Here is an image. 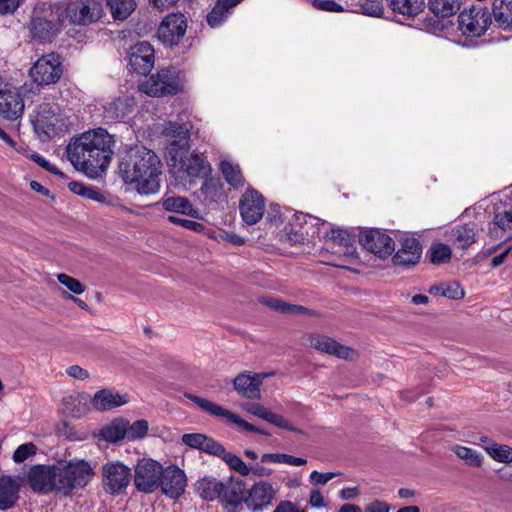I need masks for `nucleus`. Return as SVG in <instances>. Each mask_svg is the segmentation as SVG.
I'll use <instances>...</instances> for the list:
<instances>
[{
  "mask_svg": "<svg viewBox=\"0 0 512 512\" xmlns=\"http://www.w3.org/2000/svg\"><path fill=\"white\" fill-rule=\"evenodd\" d=\"M452 451L469 466L480 467L483 463V456L472 448L455 445Z\"/></svg>",
  "mask_w": 512,
  "mask_h": 512,
  "instance_id": "79ce46f5",
  "label": "nucleus"
},
{
  "mask_svg": "<svg viewBox=\"0 0 512 512\" xmlns=\"http://www.w3.org/2000/svg\"><path fill=\"white\" fill-rule=\"evenodd\" d=\"M314 8L327 12H343L344 8L335 0H312Z\"/></svg>",
  "mask_w": 512,
  "mask_h": 512,
  "instance_id": "bf43d9fd",
  "label": "nucleus"
},
{
  "mask_svg": "<svg viewBox=\"0 0 512 512\" xmlns=\"http://www.w3.org/2000/svg\"><path fill=\"white\" fill-rule=\"evenodd\" d=\"M164 133L170 138L166 148L169 170L178 184L192 186L211 175L210 163L190 152V133L185 125L170 121L165 125Z\"/></svg>",
  "mask_w": 512,
  "mask_h": 512,
  "instance_id": "f257e3e1",
  "label": "nucleus"
},
{
  "mask_svg": "<svg viewBox=\"0 0 512 512\" xmlns=\"http://www.w3.org/2000/svg\"><path fill=\"white\" fill-rule=\"evenodd\" d=\"M64 5V20L68 18L76 25H89L98 21L103 15V5L100 0H70Z\"/></svg>",
  "mask_w": 512,
  "mask_h": 512,
  "instance_id": "0eeeda50",
  "label": "nucleus"
},
{
  "mask_svg": "<svg viewBox=\"0 0 512 512\" xmlns=\"http://www.w3.org/2000/svg\"><path fill=\"white\" fill-rule=\"evenodd\" d=\"M247 489L242 480L230 479L226 483V503L233 506L245 503Z\"/></svg>",
  "mask_w": 512,
  "mask_h": 512,
  "instance_id": "e433bc0d",
  "label": "nucleus"
},
{
  "mask_svg": "<svg viewBox=\"0 0 512 512\" xmlns=\"http://www.w3.org/2000/svg\"><path fill=\"white\" fill-rule=\"evenodd\" d=\"M266 377H268L267 373L251 371L240 373L233 380L234 388L239 395L248 399L258 400L261 398L260 386Z\"/></svg>",
  "mask_w": 512,
  "mask_h": 512,
  "instance_id": "aec40b11",
  "label": "nucleus"
},
{
  "mask_svg": "<svg viewBox=\"0 0 512 512\" xmlns=\"http://www.w3.org/2000/svg\"><path fill=\"white\" fill-rule=\"evenodd\" d=\"M491 23L492 18L489 9L481 5L466 7L458 15L459 29L468 37L482 36Z\"/></svg>",
  "mask_w": 512,
  "mask_h": 512,
  "instance_id": "423d86ee",
  "label": "nucleus"
},
{
  "mask_svg": "<svg viewBox=\"0 0 512 512\" xmlns=\"http://www.w3.org/2000/svg\"><path fill=\"white\" fill-rule=\"evenodd\" d=\"M186 484L187 479L183 470L175 465L163 468L160 487L167 497L171 499L179 498L184 493Z\"/></svg>",
  "mask_w": 512,
  "mask_h": 512,
  "instance_id": "6ab92c4d",
  "label": "nucleus"
},
{
  "mask_svg": "<svg viewBox=\"0 0 512 512\" xmlns=\"http://www.w3.org/2000/svg\"><path fill=\"white\" fill-rule=\"evenodd\" d=\"M511 229L512 207L510 210L498 212L494 215L492 222L488 226V234L493 239H510L511 236L506 235V232Z\"/></svg>",
  "mask_w": 512,
  "mask_h": 512,
  "instance_id": "c756f323",
  "label": "nucleus"
},
{
  "mask_svg": "<svg viewBox=\"0 0 512 512\" xmlns=\"http://www.w3.org/2000/svg\"><path fill=\"white\" fill-rule=\"evenodd\" d=\"M430 261L433 264L440 265L450 261L452 252L449 245L444 243H436L429 249Z\"/></svg>",
  "mask_w": 512,
  "mask_h": 512,
  "instance_id": "de8ad7c7",
  "label": "nucleus"
},
{
  "mask_svg": "<svg viewBox=\"0 0 512 512\" xmlns=\"http://www.w3.org/2000/svg\"><path fill=\"white\" fill-rule=\"evenodd\" d=\"M422 247L416 238H405L392 258L394 265L409 267L416 265L421 257Z\"/></svg>",
  "mask_w": 512,
  "mask_h": 512,
  "instance_id": "4be33fe9",
  "label": "nucleus"
},
{
  "mask_svg": "<svg viewBox=\"0 0 512 512\" xmlns=\"http://www.w3.org/2000/svg\"><path fill=\"white\" fill-rule=\"evenodd\" d=\"M352 11L371 17H379L383 13V4L381 0H359Z\"/></svg>",
  "mask_w": 512,
  "mask_h": 512,
  "instance_id": "c03bdc74",
  "label": "nucleus"
},
{
  "mask_svg": "<svg viewBox=\"0 0 512 512\" xmlns=\"http://www.w3.org/2000/svg\"><path fill=\"white\" fill-rule=\"evenodd\" d=\"M325 237L337 242L340 245L345 246L347 249L345 253L352 255L355 252V249L351 244L352 240L345 230L340 228H332L329 232L326 233Z\"/></svg>",
  "mask_w": 512,
  "mask_h": 512,
  "instance_id": "3c124183",
  "label": "nucleus"
},
{
  "mask_svg": "<svg viewBox=\"0 0 512 512\" xmlns=\"http://www.w3.org/2000/svg\"><path fill=\"white\" fill-rule=\"evenodd\" d=\"M226 464L241 476H247L251 473V468L237 455L226 453Z\"/></svg>",
  "mask_w": 512,
  "mask_h": 512,
  "instance_id": "5fc2aeb1",
  "label": "nucleus"
},
{
  "mask_svg": "<svg viewBox=\"0 0 512 512\" xmlns=\"http://www.w3.org/2000/svg\"><path fill=\"white\" fill-rule=\"evenodd\" d=\"M57 279L60 284L76 295H80L85 291V286L78 279L72 276L61 273L57 275Z\"/></svg>",
  "mask_w": 512,
  "mask_h": 512,
  "instance_id": "864d4df0",
  "label": "nucleus"
},
{
  "mask_svg": "<svg viewBox=\"0 0 512 512\" xmlns=\"http://www.w3.org/2000/svg\"><path fill=\"white\" fill-rule=\"evenodd\" d=\"M206 20L211 28L220 27L224 20V0H217L215 6L207 14Z\"/></svg>",
  "mask_w": 512,
  "mask_h": 512,
  "instance_id": "603ef678",
  "label": "nucleus"
},
{
  "mask_svg": "<svg viewBox=\"0 0 512 512\" xmlns=\"http://www.w3.org/2000/svg\"><path fill=\"white\" fill-rule=\"evenodd\" d=\"M492 13L500 28L512 29V0H493Z\"/></svg>",
  "mask_w": 512,
  "mask_h": 512,
  "instance_id": "72a5a7b5",
  "label": "nucleus"
},
{
  "mask_svg": "<svg viewBox=\"0 0 512 512\" xmlns=\"http://www.w3.org/2000/svg\"><path fill=\"white\" fill-rule=\"evenodd\" d=\"M239 210L246 224H256L265 211L264 197L255 189H247L240 200Z\"/></svg>",
  "mask_w": 512,
  "mask_h": 512,
  "instance_id": "dca6fc26",
  "label": "nucleus"
},
{
  "mask_svg": "<svg viewBox=\"0 0 512 512\" xmlns=\"http://www.w3.org/2000/svg\"><path fill=\"white\" fill-rule=\"evenodd\" d=\"M91 399L86 393L70 395L63 400L64 410L70 416L80 418L90 410Z\"/></svg>",
  "mask_w": 512,
  "mask_h": 512,
  "instance_id": "7c9ffc66",
  "label": "nucleus"
},
{
  "mask_svg": "<svg viewBox=\"0 0 512 512\" xmlns=\"http://www.w3.org/2000/svg\"><path fill=\"white\" fill-rule=\"evenodd\" d=\"M341 475L340 472H327L322 473L318 471H312L310 474V481L314 484L325 485L327 482L335 478L336 476Z\"/></svg>",
  "mask_w": 512,
  "mask_h": 512,
  "instance_id": "e2e57ef3",
  "label": "nucleus"
},
{
  "mask_svg": "<svg viewBox=\"0 0 512 512\" xmlns=\"http://www.w3.org/2000/svg\"><path fill=\"white\" fill-rule=\"evenodd\" d=\"M167 220L173 224L180 225L188 230L194 231V232H203L205 227L202 223L189 220V219H183L176 216H168Z\"/></svg>",
  "mask_w": 512,
  "mask_h": 512,
  "instance_id": "4d7b16f0",
  "label": "nucleus"
},
{
  "mask_svg": "<svg viewBox=\"0 0 512 512\" xmlns=\"http://www.w3.org/2000/svg\"><path fill=\"white\" fill-rule=\"evenodd\" d=\"M442 296L449 299L459 300L465 296V291L458 282H449L444 284Z\"/></svg>",
  "mask_w": 512,
  "mask_h": 512,
  "instance_id": "13d9d810",
  "label": "nucleus"
},
{
  "mask_svg": "<svg viewBox=\"0 0 512 512\" xmlns=\"http://www.w3.org/2000/svg\"><path fill=\"white\" fill-rule=\"evenodd\" d=\"M273 512H304L298 505L291 501H281Z\"/></svg>",
  "mask_w": 512,
  "mask_h": 512,
  "instance_id": "69168bd1",
  "label": "nucleus"
},
{
  "mask_svg": "<svg viewBox=\"0 0 512 512\" xmlns=\"http://www.w3.org/2000/svg\"><path fill=\"white\" fill-rule=\"evenodd\" d=\"M31 159L36 162L40 167L46 169L54 175L59 176L60 178H66L65 174L61 172L55 165L51 164L47 159H45L42 155L38 153H33L31 155Z\"/></svg>",
  "mask_w": 512,
  "mask_h": 512,
  "instance_id": "680f3d73",
  "label": "nucleus"
},
{
  "mask_svg": "<svg viewBox=\"0 0 512 512\" xmlns=\"http://www.w3.org/2000/svg\"><path fill=\"white\" fill-rule=\"evenodd\" d=\"M57 465H35L28 472L31 489L38 493L58 492Z\"/></svg>",
  "mask_w": 512,
  "mask_h": 512,
  "instance_id": "4468645a",
  "label": "nucleus"
},
{
  "mask_svg": "<svg viewBox=\"0 0 512 512\" xmlns=\"http://www.w3.org/2000/svg\"><path fill=\"white\" fill-rule=\"evenodd\" d=\"M226 420L235 424L240 430L252 432L253 430H257V427L248 421L242 419L235 413L226 410Z\"/></svg>",
  "mask_w": 512,
  "mask_h": 512,
  "instance_id": "052dcab7",
  "label": "nucleus"
},
{
  "mask_svg": "<svg viewBox=\"0 0 512 512\" xmlns=\"http://www.w3.org/2000/svg\"><path fill=\"white\" fill-rule=\"evenodd\" d=\"M226 183L235 188L242 187L244 185L245 178L238 164L226 161Z\"/></svg>",
  "mask_w": 512,
  "mask_h": 512,
  "instance_id": "8fccbe9b",
  "label": "nucleus"
},
{
  "mask_svg": "<svg viewBox=\"0 0 512 512\" xmlns=\"http://www.w3.org/2000/svg\"><path fill=\"white\" fill-rule=\"evenodd\" d=\"M126 420L116 419L100 431V437L110 443L126 440Z\"/></svg>",
  "mask_w": 512,
  "mask_h": 512,
  "instance_id": "c9c22d12",
  "label": "nucleus"
},
{
  "mask_svg": "<svg viewBox=\"0 0 512 512\" xmlns=\"http://www.w3.org/2000/svg\"><path fill=\"white\" fill-rule=\"evenodd\" d=\"M58 493L67 496L74 489L85 487L94 475L93 468L85 460H71L57 465Z\"/></svg>",
  "mask_w": 512,
  "mask_h": 512,
  "instance_id": "39448f33",
  "label": "nucleus"
},
{
  "mask_svg": "<svg viewBox=\"0 0 512 512\" xmlns=\"http://www.w3.org/2000/svg\"><path fill=\"white\" fill-rule=\"evenodd\" d=\"M195 486L197 493L202 499L207 501L218 499L221 503L224 502V483L214 477L205 476L199 479Z\"/></svg>",
  "mask_w": 512,
  "mask_h": 512,
  "instance_id": "cd10ccee",
  "label": "nucleus"
},
{
  "mask_svg": "<svg viewBox=\"0 0 512 512\" xmlns=\"http://www.w3.org/2000/svg\"><path fill=\"white\" fill-rule=\"evenodd\" d=\"M134 98L129 96L119 97L107 102L103 106V116L107 122L124 120L134 110Z\"/></svg>",
  "mask_w": 512,
  "mask_h": 512,
  "instance_id": "b1692460",
  "label": "nucleus"
},
{
  "mask_svg": "<svg viewBox=\"0 0 512 512\" xmlns=\"http://www.w3.org/2000/svg\"><path fill=\"white\" fill-rule=\"evenodd\" d=\"M145 93L155 97L175 95L181 90L179 72L174 67L162 68L144 83Z\"/></svg>",
  "mask_w": 512,
  "mask_h": 512,
  "instance_id": "6e6552de",
  "label": "nucleus"
},
{
  "mask_svg": "<svg viewBox=\"0 0 512 512\" xmlns=\"http://www.w3.org/2000/svg\"><path fill=\"white\" fill-rule=\"evenodd\" d=\"M309 503L312 507L315 508H322L326 505L324 497L320 490L318 489H314L311 491Z\"/></svg>",
  "mask_w": 512,
  "mask_h": 512,
  "instance_id": "338daca9",
  "label": "nucleus"
},
{
  "mask_svg": "<svg viewBox=\"0 0 512 512\" xmlns=\"http://www.w3.org/2000/svg\"><path fill=\"white\" fill-rule=\"evenodd\" d=\"M262 302L270 308L282 313L305 314L308 312V309L304 306L289 304L277 298H264Z\"/></svg>",
  "mask_w": 512,
  "mask_h": 512,
  "instance_id": "37998d69",
  "label": "nucleus"
},
{
  "mask_svg": "<svg viewBox=\"0 0 512 512\" xmlns=\"http://www.w3.org/2000/svg\"><path fill=\"white\" fill-rule=\"evenodd\" d=\"M155 63V51L147 41L136 43L130 48L129 65L139 75H147L151 72Z\"/></svg>",
  "mask_w": 512,
  "mask_h": 512,
  "instance_id": "f3484780",
  "label": "nucleus"
},
{
  "mask_svg": "<svg viewBox=\"0 0 512 512\" xmlns=\"http://www.w3.org/2000/svg\"><path fill=\"white\" fill-rule=\"evenodd\" d=\"M200 190L206 204L219 203L224 196L223 185L219 178L207 176L203 179Z\"/></svg>",
  "mask_w": 512,
  "mask_h": 512,
  "instance_id": "473e14b6",
  "label": "nucleus"
},
{
  "mask_svg": "<svg viewBox=\"0 0 512 512\" xmlns=\"http://www.w3.org/2000/svg\"><path fill=\"white\" fill-rule=\"evenodd\" d=\"M24 102L18 88L0 78V115L14 121L22 116Z\"/></svg>",
  "mask_w": 512,
  "mask_h": 512,
  "instance_id": "f8f14e48",
  "label": "nucleus"
},
{
  "mask_svg": "<svg viewBox=\"0 0 512 512\" xmlns=\"http://www.w3.org/2000/svg\"><path fill=\"white\" fill-rule=\"evenodd\" d=\"M20 482L12 476L0 477V510L13 508L20 498Z\"/></svg>",
  "mask_w": 512,
  "mask_h": 512,
  "instance_id": "a878e982",
  "label": "nucleus"
},
{
  "mask_svg": "<svg viewBox=\"0 0 512 512\" xmlns=\"http://www.w3.org/2000/svg\"><path fill=\"white\" fill-rule=\"evenodd\" d=\"M115 139L103 128L82 133L71 139L66 148L73 167L91 179H97L108 168L114 154Z\"/></svg>",
  "mask_w": 512,
  "mask_h": 512,
  "instance_id": "f03ea898",
  "label": "nucleus"
},
{
  "mask_svg": "<svg viewBox=\"0 0 512 512\" xmlns=\"http://www.w3.org/2000/svg\"><path fill=\"white\" fill-rule=\"evenodd\" d=\"M276 496V490L267 481L256 482L247 490L245 504L252 512L262 511L269 507Z\"/></svg>",
  "mask_w": 512,
  "mask_h": 512,
  "instance_id": "a211bd4d",
  "label": "nucleus"
},
{
  "mask_svg": "<svg viewBox=\"0 0 512 512\" xmlns=\"http://www.w3.org/2000/svg\"><path fill=\"white\" fill-rule=\"evenodd\" d=\"M36 453V446L33 443H24L17 447L13 453V460L22 463Z\"/></svg>",
  "mask_w": 512,
  "mask_h": 512,
  "instance_id": "6e6d98bb",
  "label": "nucleus"
},
{
  "mask_svg": "<svg viewBox=\"0 0 512 512\" xmlns=\"http://www.w3.org/2000/svg\"><path fill=\"white\" fill-rule=\"evenodd\" d=\"M359 242L371 253L386 258L395 250L392 238L379 229H370L360 234Z\"/></svg>",
  "mask_w": 512,
  "mask_h": 512,
  "instance_id": "2eb2a0df",
  "label": "nucleus"
},
{
  "mask_svg": "<svg viewBox=\"0 0 512 512\" xmlns=\"http://www.w3.org/2000/svg\"><path fill=\"white\" fill-rule=\"evenodd\" d=\"M67 374L71 376L72 378L84 380L88 378L89 373L87 370L81 368L78 365H73L67 369Z\"/></svg>",
  "mask_w": 512,
  "mask_h": 512,
  "instance_id": "774afa93",
  "label": "nucleus"
},
{
  "mask_svg": "<svg viewBox=\"0 0 512 512\" xmlns=\"http://www.w3.org/2000/svg\"><path fill=\"white\" fill-rule=\"evenodd\" d=\"M163 474L162 465L150 458H143L135 467L134 484L142 493H153L158 489Z\"/></svg>",
  "mask_w": 512,
  "mask_h": 512,
  "instance_id": "9d476101",
  "label": "nucleus"
},
{
  "mask_svg": "<svg viewBox=\"0 0 512 512\" xmlns=\"http://www.w3.org/2000/svg\"><path fill=\"white\" fill-rule=\"evenodd\" d=\"M126 440L135 441L144 438L149 429V424L146 420L140 419L130 424L126 420Z\"/></svg>",
  "mask_w": 512,
  "mask_h": 512,
  "instance_id": "49530a36",
  "label": "nucleus"
},
{
  "mask_svg": "<svg viewBox=\"0 0 512 512\" xmlns=\"http://www.w3.org/2000/svg\"><path fill=\"white\" fill-rule=\"evenodd\" d=\"M261 461L287 464L292 466H303L307 463V460L304 458L294 457L284 453H265L262 455Z\"/></svg>",
  "mask_w": 512,
  "mask_h": 512,
  "instance_id": "a18cd8bd",
  "label": "nucleus"
},
{
  "mask_svg": "<svg viewBox=\"0 0 512 512\" xmlns=\"http://www.w3.org/2000/svg\"><path fill=\"white\" fill-rule=\"evenodd\" d=\"M131 469L120 461L108 462L102 467V479L105 491L118 495L131 481Z\"/></svg>",
  "mask_w": 512,
  "mask_h": 512,
  "instance_id": "9b49d317",
  "label": "nucleus"
},
{
  "mask_svg": "<svg viewBox=\"0 0 512 512\" xmlns=\"http://www.w3.org/2000/svg\"><path fill=\"white\" fill-rule=\"evenodd\" d=\"M29 74L40 87L57 83L63 74L59 54L52 52L39 58L30 68Z\"/></svg>",
  "mask_w": 512,
  "mask_h": 512,
  "instance_id": "1a4fd4ad",
  "label": "nucleus"
},
{
  "mask_svg": "<svg viewBox=\"0 0 512 512\" xmlns=\"http://www.w3.org/2000/svg\"><path fill=\"white\" fill-rule=\"evenodd\" d=\"M68 187L74 194L80 195L95 202L106 203V197L100 192L98 188L94 186H87L81 182L71 181L68 184Z\"/></svg>",
  "mask_w": 512,
  "mask_h": 512,
  "instance_id": "4c0bfd02",
  "label": "nucleus"
},
{
  "mask_svg": "<svg viewBox=\"0 0 512 512\" xmlns=\"http://www.w3.org/2000/svg\"><path fill=\"white\" fill-rule=\"evenodd\" d=\"M242 408L248 413L265 420L279 428L286 429L288 431L302 433L301 430L294 427L287 419L282 415L270 411L267 407L260 403H245Z\"/></svg>",
  "mask_w": 512,
  "mask_h": 512,
  "instance_id": "5701e85b",
  "label": "nucleus"
},
{
  "mask_svg": "<svg viewBox=\"0 0 512 512\" xmlns=\"http://www.w3.org/2000/svg\"><path fill=\"white\" fill-rule=\"evenodd\" d=\"M310 346L321 352H325L342 359H354L357 356V352L352 348L343 346L332 338L320 334L309 336Z\"/></svg>",
  "mask_w": 512,
  "mask_h": 512,
  "instance_id": "412c9836",
  "label": "nucleus"
},
{
  "mask_svg": "<svg viewBox=\"0 0 512 512\" xmlns=\"http://www.w3.org/2000/svg\"><path fill=\"white\" fill-rule=\"evenodd\" d=\"M162 207L165 211L175 212L197 218L199 211L195 208L190 200L182 196L165 197L161 201Z\"/></svg>",
  "mask_w": 512,
  "mask_h": 512,
  "instance_id": "2f4dec72",
  "label": "nucleus"
},
{
  "mask_svg": "<svg viewBox=\"0 0 512 512\" xmlns=\"http://www.w3.org/2000/svg\"><path fill=\"white\" fill-rule=\"evenodd\" d=\"M182 443L193 449H198L206 453L220 456L224 459V447L211 437L201 433L184 434L181 438Z\"/></svg>",
  "mask_w": 512,
  "mask_h": 512,
  "instance_id": "393cba45",
  "label": "nucleus"
},
{
  "mask_svg": "<svg viewBox=\"0 0 512 512\" xmlns=\"http://www.w3.org/2000/svg\"><path fill=\"white\" fill-rule=\"evenodd\" d=\"M114 19L124 20L130 16L135 9L134 0H107Z\"/></svg>",
  "mask_w": 512,
  "mask_h": 512,
  "instance_id": "a19ab883",
  "label": "nucleus"
},
{
  "mask_svg": "<svg viewBox=\"0 0 512 512\" xmlns=\"http://www.w3.org/2000/svg\"><path fill=\"white\" fill-rule=\"evenodd\" d=\"M390 506L381 500H374L366 505L364 512H389Z\"/></svg>",
  "mask_w": 512,
  "mask_h": 512,
  "instance_id": "0e129e2a",
  "label": "nucleus"
},
{
  "mask_svg": "<svg viewBox=\"0 0 512 512\" xmlns=\"http://www.w3.org/2000/svg\"><path fill=\"white\" fill-rule=\"evenodd\" d=\"M184 396L187 399L193 401L197 406H199V408L209 413L210 415L224 417V408L222 406L191 393H185Z\"/></svg>",
  "mask_w": 512,
  "mask_h": 512,
  "instance_id": "09e8293b",
  "label": "nucleus"
},
{
  "mask_svg": "<svg viewBox=\"0 0 512 512\" xmlns=\"http://www.w3.org/2000/svg\"><path fill=\"white\" fill-rule=\"evenodd\" d=\"M162 163L158 155L145 146L135 145L125 152L119 172L125 183L136 184L140 194H155L160 189Z\"/></svg>",
  "mask_w": 512,
  "mask_h": 512,
  "instance_id": "7ed1b4c3",
  "label": "nucleus"
},
{
  "mask_svg": "<svg viewBox=\"0 0 512 512\" xmlns=\"http://www.w3.org/2000/svg\"><path fill=\"white\" fill-rule=\"evenodd\" d=\"M477 231L474 222L457 225L450 231V240L456 247L466 249L476 241Z\"/></svg>",
  "mask_w": 512,
  "mask_h": 512,
  "instance_id": "c85d7f7f",
  "label": "nucleus"
},
{
  "mask_svg": "<svg viewBox=\"0 0 512 512\" xmlns=\"http://www.w3.org/2000/svg\"><path fill=\"white\" fill-rule=\"evenodd\" d=\"M63 22L64 5H37L33 10L30 33L41 42L51 41L60 31Z\"/></svg>",
  "mask_w": 512,
  "mask_h": 512,
  "instance_id": "20e7f679",
  "label": "nucleus"
},
{
  "mask_svg": "<svg viewBox=\"0 0 512 512\" xmlns=\"http://www.w3.org/2000/svg\"><path fill=\"white\" fill-rule=\"evenodd\" d=\"M128 400L113 389H102L91 399L92 407L97 411H107L126 404Z\"/></svg>",
  "mask_w": 512,
  "mask_h": 512,
  "instance_id": "bb28decb",
  "label": "nucleus"
},
{
  "mask_svg": "<svg viewBox=\"0 0 512 512\" xmlns=\"http://www.w3.org/2000/svg\"><path fill=\"white\" fill-rule=\"evenodd\" d=\"M187 30V20L182 13L167 15L158 28V38L165 45H178Z\"/></svg>",
  "mask_w": 512,
  "mask_h": 512,
  "instance_id": "ddd939ff",
  "label": "nucleus"
},
{
  "mask_svg": "<svg viewBox=\"0 0 512 512\" xmlns=\"http://www.w3.org/2000/svg\"><path fill=\"white\" fill-rule=\"evenodd\" d=\"M483 448L487 454L497 462H512V447L509 445L491 442L489 445H484Z\"/></svg>",
  "mask_w": 512,
  "mask_h": 512,
  "instance_id": "ea45409f",
  "label": "nucleus"
},
{
  "mask_svg": "<svg viewBox=\"0 0 512 512\" xmlns=\"http://www.w3.org/2000/svg\"><path fill=\"white\" fill-rule=\"evenodd\" d=\"M389 8L406 17L418 15L424 8V0H387Z\"/></svg>",
  "mask_w": 512,
  "mask_h": 512,
  "instance_id": "f704fd0d",
  "label": "nucleus"
},
{
  "mask_svg": "<svg viewBox=\"0 0 512 512\" xmlns=\"http://www.w3.org/2000/svg\"><path fill=\"white\" fill-rule=\"evenodd\" d=\"M429 8L438 17H449L459 10L460 0H430Z\"/></svg>",
  "mask_w": 512,
  "mask_h": 512,
  "instance_id": "58836bf2",
  "label": "nucleus"
}]
</instances>
